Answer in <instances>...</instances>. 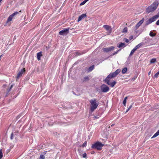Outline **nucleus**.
I'll use <instances>...</instances> for the list:
<instances>
[{
    "label": "nucleus",
    "instance_id": "12",
    "mask_svg": "<svg viewBox=\"0 0 159 159\" xmlns=\"http://www.w3.org/2000/svg\"><path fill=\"white\" fill-rule=\"evenodd\" d=\"M103 27L107 30H110V34L111 33V26L107 25H104L103 26Z\"/></svg>",
    "mask_w": 159,
    "mask_h": 159
},
{
    "label": "nucleus",
    "instance_id": "3",
    "mask_svg": "<svg viewBox=\"0 0 159 159\" xmlns=\"http://www.w3.org/2000/svg\"><path fill=\"white\" fill-rule=\"evenodd\" d=\"M159 3L157 1H155L151 5L148 6L146 10V12L148 14L154 11L157 8Z\"/></svg>",
    "mask_w": 159,
    "mask_h": 159
},
{
    "label": "nucleus",
    "instance_id": "44",
    "mask_svg": "<svg viewBox=\"0 0 159 159\" xmlns=\"http://www.w3.org/2000/svg\"><path fill=\"white\" fill-rule=\"evenodd\" d=\"M127 97H125L124 98V100H126V99H127Z\"/></svg>",
    "mask_w": 159,
    "mask_h": 159
},
{
    "label": "nucleus",
    "instance_id": "23",
    "mask_svg": "<svg viewBox=\"0 0 159 159\" xmlns=\"http://www.w3.org/2000/svg\"><path fill=\"white\" fill-rule=\"evenodd\" d=\"M144 20V18H143L138 23H139V24L140 25H141L142 24Z\"/></svg>",
    "mask_w": 159,
    "mask_h": 159
},
{
    "label": "nucleus",
    "instance_id": "38",
    "mask_svg": "<svg viewBox=\"0 0 159 159\" xmlns=\"http://www.w3.org/2000/svg\"><path fill=\"white\" fill-rule=\"evenodd\" d=\"M133 38V35H131L130 36L129 38V39L130 40H131Z\"/></svg>",
    "mask_w": 159,
    "mask_h": 159
},
{
    "label": "nucleus",
    "instance_id": "36",
    "mask_svg": "<svg viewBox=\"0 0 159 159\" xmlns=\"http://www.w3.org/2000/svg\"><path fill=\"white\" fill-rule=\"evenodd\" d=\"M83 54V53H81L80 52H76V54L77 55H80Z\"/></svg>",
    "mask_w": 159,
    "mask_h": 159
},
{
    "label": "nucleus",
    "instance_id": "14",
    "mask_svg": "<svg viewBox=\"0 0 159 159\" xmlns=\"http://www.w3.org/2000/svg\"><path fill=\"white\" fill-rule=\"evenodd\" d=\"M42 55V52H40L37 53V58L38 60H40V58Z\"/></svg>",
    "mask_w": 159,
    "mask_h": 159
},
{
    "label": "nucleus",
    "instance_id": "6",
    "mask_svg": "<svg viewBox=\"0 0 159 159\" xmlns=\"http://www.w3.org/2000/svg\"><path fill=\"white\" fill-rule=\"evenodd\" d=\"M101 90L102 92L106 93L109 90V87L105 84H103L100 87Z\"/></svg>",
    "mask_w": 159,
    "mask_h": 159
},
{
    "label": "nucleus",
    "instance_id": "28",
    "mask_svg": "<svg viewBox=\"0 0 159 159\" xmlns=\"http://www.w3.org/2000/svg\"><path fill=\"white\" fill-rule=\"evenodd\" d=\"M87 142L86 141H85L83 144L82 145V147H86L87 146Z\"/></svg>",
    "mask_w": 159,
    "mask_h": 159
},
{
    "label": "nucleus",
    "instance_id": "2",
    "mask_svg": "<svg viewBox=\"0 0 159 159\" xmlns=\"http://www.w3.org/2000/svg\"><path fill=\"white\" fill-rule=\"evenodd\" d=\"M89 102L90 104L89 112L92 113L97 108L98 105L99 103L98 102H97V99L95 98L91 99L89 100Z\"/></svg>",
    "mask_w": 159,
    "mask_h": 159
},
{
    "label": "nucleus",
    "instance_id": "40",
    "mask_svg": "<svg viewBox=\"0 0 159 159\" xmlns=\"http://www.w3.org/2000/svg\"><path fill=\"white\" fill-rule=\"evenodd\" d=\"M156 25H159V19L156 22Z\"/></svg>",
    "mask_w": 159,
    "mask_h": 159
},
{
    "label": "nucleus",
    "instance_id": "21",
    "mask_svg": "<svg viewBox=\"0 0 159 159\" xmlns=\"http://www.w3.org/2000/svg\"><path fill=\"white\" fill-rule=\"evenodd\" d=\"M19 13V12L16 11L14 12V13H12V14L11 15H10L13 17L15 15H17Z\"/></svg>",
    "mask_w": 159,
    "mask_h": 159
},
{
    "label": "nucleus",
    "instance_id": "41",
    "mask_svg": "<svg viewBox=\"0 0 159 159\" xmlns=\"http://www.w3.org/2000/svg\"><path fill=\"white\" fill-rule=\"evenodd\" d=\"M133 104V103L132 104H131L130 106H129V107L128 108L129 109H130L131 108V107H132Z\"/></svg>",
    "mask_w": 159,
    "mask_h": 159
},
{
    "label": "nucleus",
    "instance_id": "35",
    "mask_svg": "<svg viewBox=\"0 0 159 159\" xmlns=\"http://www.w3.org/2000/svg\"><path fill=\"white\" fill-rule=\"evenodd\" d=\"M13 133L12 132L11 134V136H10V139L11 140H12V139H13Z\"/></svg>",
    "mask_w": 159,
    "mask_h": 159
},
{
    "label": "nucleus",
    "instance_id": "29",
    "mask_svg": "<svg viewBox=\"0 0 159 159\" xmlns=\"http://www.w3.org/2000/svg\"><path fill=\"white\" fill-rule=\"evenodd\" d=\"M80 156H81V154H80ZM83 158H86L87 157V154L86 153H84L82 155Z\"/></svg>",
    "mask_w": 159,
    "mask_h": 159
},
{
    "label": "nucleus",
    "instance_id": "46",
    "mask_svg": "<svg viewBox=\"0 0 159 159\" xmlns=\"http://www.w3.org/2000/svg\"><path fill=\"white\" fill-rule=\"evenodd\" d=\"M151 73V71H150L148 72V75H149Z\"/></svg>",
    "mask_w": 159,
    "mask_h": 159
},
{
    "label": "nucleus",
    "instance_id": "9",
    "mask_svg": "<svg viewBox=\"0 0 159 159\" xmlns=\"http://www.w3.org/2000/svg\"><path fill=\"white\" fill-rule=\"evenodd\" d=\"M69 28L63 30L59 32V34L61 35H63L69 33Z\"/></svg>",
    "mask_w": 159,
    "mask_h": 159
},
{
    "label": "nucleus",
    "instance_id": "49",
    "mask_svg": "<svg viewBox=\"0 0 159 159\" xmlns=\"http://www.w3.org/2000/svg\"><path fill=\"white\" fill-rule=\"evenodd\" d=\"M19 12H21V11H19Z\"/></svg>",
    "mask_w": 159,
    "mask_h": 159
},
{
    "label": "nucleus",
    "instance_id": "50",
    "mask_svg": "<svg viewBox=\"0 0 159 159\" xmlns=\"http://www.w3.org/2000/svg\"><path fill=\"white\" fill-rule=\"evenodd\" d=\"M158 14H159V15H159V12H158Z\"/></svg>",
    "mask_w": 159,
    "mask_h": 159
},
{
    "label": "nucleus",
    "instance_id": "17",
    "mask_svg": "<svg viewBox=\"0 0 159 159\" xmlns=\"http://www.w3.org/2000/svg\"><path fill=\"white\" fill-rule=\"evenodd\" d=\"M94 65H93L89 67V68L88 69L89 71H92L94 69Z\"/></svg>",
    "mask_w": 159,
    "mask_h": 159
},
{
    "label": "nucleus",
    "instance_id": "11",
    "mask_svg": "<svg viewBox=\"0 0 159 159\" xmlns=\"http://www.w3.org/2000/svg\"><path fill=\"white\" fill-rule=\"evenodd\" d=\"M87 16L86 14H83L80 16L78 20V22L80 21L82 19L86 17Z\"/></svg>",
    "mask_w": 159,
    "mask_h": 159
},
{
    "label": "nucleus",
    "instance_id": "42",
    "mask_svg": "<svg viewBox=\"0 0 159 159\" xmlns=\"http://www.w3.org/2000/svg\"><path fill=\"white\" fill-rule=\"evenodd\" d=\"M16 134H18L19 133V132L18 131H16L15 132Z\"/></svg>",
    "mask_w": 159,
    "mask_h": 159
},
{
    "label": "nucleus",
    "instance_id": "47",
    "mask_svg": "<svg viewBox=\"0 0 159 159\" xmlns=\"http://www.w3.org/2000/svg\"><path fill=\"white\" fill-rule=\"evenodd\" d=\"M130 109H129V108H128V109H127V110H126V112H128V111Z\"/></svg>",
    "mask_w": 159,
    "mask_h": 159
},
{
    "label": "nucleus",
    "instance_id": "25",
    "mask_svg": "<svg viewBox=\"0 0 159 159\" xmlns=\"http://www.w3.org/2000/svg\"><path fill=\"white\" fill-rule=\"evenodd\" d=\"M156 34L155 33H153L152 32H151L149 33V35L152 37H154L156 35Z\"/></svg>",
    "mask_w": 159,
    "mask_h": 159
},
{
    "label": "nucleus",
    "instance_id": "32",
    "mask_svg": "<svg viewBox=\"0 0 159 159\" xmlns=\"http://www.w3.org/2000/svg\"><path fill=\"white\" fill-rule=\"evenodd\" d=\"M86 2L85 1V0H84V1H83L82 2L80 3V5L81 6V5H83L84 4L86 3Z\"/></svg>",
    "mask_w": 159,
    "mask_h": 159
},
{
    "label": "nucleus",
    "instance_id": "20",
    "mask_svg": "<svg viewBox=\"0 0 159 159\" xmlns=\"http://www.w3.org/2000/svg\"><path fill=\"white\" fill-rule=\"evenodd\" d=\"M157 61L156 58H152L150 60V63H153L156 62Z\"/></svg>",
    "mask_w": 159,
    "mask_h": 159
},
{
    "label": "nucleus",
    "instance_id": "18",
    "mask_svg": "<svg viewBox=\"0 0 159 159\" xmlns=\"http://www.w3.org/2000/svg\"><path fill=\"white\" fill-rule=\"evenodd\" d=\"M12 18L13 17L12 16H11V15L9 16L7 19V22H8L11 21Z\"/></svg>",
    "mask_w": 159,
    "mask_h": 159
},
{
    "label": "nucleus",
    "instance_id": "15",
    "mask_svg": "<svg viewBox=\"0 0 159 159\" xmlns=\"http://www.w3.org/2000/svg\"><path fill=\"white\" fill-rule=\"evenodd\" d=\"M158 135H159V129L154 134L153 136L151 138V139L155 138Z\"/></svg>",
    "mask_w": 159,
    "mask_h": 159
},
{
    "label": "nucleus",
    "instance_id": "7",
    "mask_svg": "<svg viewBox=\"0 0 159 159\" xmlns=\"http://www.w3.org/2000/svg\"><path fill=\"white\" fill-rule=\"evenodd\" d=\"M143 44V43H141L137 45L131 51L129 56H131L135 51L138 48H140Z\"/></svg>",
    "mask_w": 159,
    "mask_h": 159
},
{
    "label": "nucleus",
    "instance_id": "4",
    "mask_svg": "<svg viewBox=\"0 0 159 159\" xmlns=\"http://www.w3.org/2000/svg\"><path fill=\"white\" fill-rule=\"evenodd\" d=\"M104 145L101 142H97L93 144L91 147L93 149H95L98 150H101Z\"/></svg>",
    "mask_w": 159,
    "mask_h": 159
},
{
    "label": "nucleus",
    "instance_id": "34",
    "mask_svg": "<svg viewBox=\"0 0 159 159\" xmlns=\"http://www.w3.org/2000/svg\"><path fill=\"white\" fill-rule=\"evenodd\" d=\"M137 78V76L135 75L134 77L131 78V80L132 81H134Z\"/></svg>",
    "mask_w": 159,
    "mask_h": 159
},
{
    "label": "nucleus",
    "instance_id": "45",
    "mask_svg": "<svg viewBox=\"0 0 159 159\" xmlns=\"http://www.w3.org/2000/svg\"><path fill=\"white\" fill-rule=\"evenodd\" d=\"M3 54H2L0 56V58H1V57L3 56Z\"/></svg>",
    "mask_w": 159,
    "mask_h": 159
},
{
    "label": "nucleus",
    "instance_id": "27",
    "mask_svg": "<svg viewBox=\"0 0 159 159\" xmlns=\"http://www.w3.org/2000/svg\"><path fill=\"white\" fill-rule=\"evenodd\" d=\"M159 75V71H158L154 75V77L155 78H157L158 75Z\"/></svg>",
    "mask_w": 159,
    "mask_h": 159
},
{
    "label": "nucleus",
    "instance_id": "37",
    "mask_svg": "<svg viewBox=\"0 0 159 159\" xmlns=\"http://www.w3.org/2000/svg\"><path fill=\"white\" fill-rule=\"evenodd\" d=\"M126 100H123V104L125 106H126Z\"/></svg>",
    "mask_w": 159,
    "mask_h": 159
},
{
    "label": "nucleus",
    "instance_id": "33",
    "mask_svg": "<svg viewBox=\"0 0 159 159\" xmlns=\"http://www.w3.org/2000/svg\"><path fill=\"white\" fill-rule=\"evenodd\" d=\"M40 158L41 159H43L45 158V157L42 154H41L40 155Z\"/></svg>",
    "mask_w": 159,
    "mask_h": 159
},
{
    "label": "nucleus",
    "instance_id": "43",
    "mask_svg": "<svg viewBox=\"0 0 159 159\" xmlns=\"http://www.w3.org/2000/svg\"><path fill=\"white\" fill-rule=\"evenodd\" d=\"M93 118H95V119H97V118H98V117H97L96 116H94V117H93Z\"/></svg>",
    "mask_w": 159,
    "mask_h": 159
},
{
    "label": "nucleus",
    "instance_id": "10",
    "mask_svg": "<svg viewBox=\"0 0 159 159\" xmlns=\"http://www.w3.org/2000/svg\"><path fill=\"white\" fill-rule=\"evenodd\" d=\"M25 68H24L23 69H22L20 71H19V72L18 73V74L16 76V78L17 80L20 77L22 76V75L23 74V73L24 72H25Z\"/></svg>",
    "mask_w": 159,
    "mask_h": 159
},
{
    "label": "nucleus",
    "instance_id": "24",
    "mask_svg": "<svg viewBox=\"0 0 159 159\" xmlns=\"http://www.w3.org/2000/svg\"><path fill=\"white\" fill-rule=\"evenodd\" d=\"M128 30L127 28V27H125L122 31L123 33H126L127 32Z\"/></svg>",
    "mask_w": 159,
    "mask_h": 159
},
{
    "label": "nucleus",
    "instance_id": "30",
    "mask_svg": "<svg viewBox=\"0 0 159 159\" xmlns=\"http://www.w3.org/2000/svg\"><path fill=\"white\" fill-rule=\"evenodd\" d=\"M140 25H141L139 24V23H138L135 26L136 29H137Z\"/></svg>",
    "mask_w": 159,
    "mask_h": 159
},
{
    "label": "nucleus",
    "instance_id": "22",
    "mask_svg": "<svg viewBox=\"0 0 159 159\" xmlns=\"http://www.w3.org/2000/svg\"><path fill=\"white\" fill-rule=\"evenodd\" d=\"M2 150V149L0 150V159H2L3 157V153Z\"/></svg>",
    "mask_w": 159,
    "mask_h": 159
},
{
    "label": "nucleus",
    "instance_id": "19",
    "mask_svg": "<svg viewBox=\"0 0 159 159\" xmlns=\"http://www.w3.org/2000/svg\"><path fill=\"white\" fill-rule=\"evenodd\" d=\"M127 68L126 67H125L122 70V73L123 74H125L127 71Z\"/></svg>",
    "mask_w": 159,
    "mask_h": 159
},
{
    "label": "nucleus",
    "instance_id": "1",
    "mask_svg": "<svg viewBox=\"0 0 159 159\" xmlns=\"http://www.w3.org/2000/svg\"><path fill=\"white\" fill-rule=\"evenodd\" d=\"M120 71V69H118L114 72L109 74L104 80V81L108 85H110V86L113 87L116 82L115 81H114L112 82L111 83L110 80L112 78L115 77Z\"/></svg>",
    "mask_w": 159,
    "mask_h": 159
},
{
    "label": "nucleus",
    "instance_id": "13",
    "mask_svg": "<svg viewBox=\"0 0 159 159\" xmlns=\"http://www.w3.org/2000/svg\"><path fill=\"white\" fill-rule=\"evenodd\" d=\"M126 45H125V43H119L117 45V47L120 48L122 47L123 48H124L125 47Z\"/></svg>",
    "mask_w": 159,
    "mask_h": 159
},
{
    "label": "nucleus",
    "instance_id": "31",
    "mask_svg": "<svg viewBox=\"0 0 159 159\" xmlns=\"http://www.w3.org/2000/svg\"><path fill=\"white\" fill-rule=\"evenodd\" d=\"M14 85V84H11V85L10 88L8 90V92H9L11 90Z\"/></svg>",
    "mask_w": 159,
    "mask_h": 159
},
{
    "label": "nucleus",
    "instance_id": "8",
    "mask_svg": "<svg viewBox=\"0 0 159 159\" xmlns=\"http://www.w3.org/2000/svg\"><path fill=\"white\" fill-rule=\"evenodd\" d=\"M114 47L111 46L108 48H102V50L104 52H108L113 50L114 49Z\"/></svg>",
    "mask_w": 159,
    "mask_h": 159
},
{
    "label": "nucleus",
    "instance_id": "26",
    "mask_svg": "<svg viewBox=\"0 0 159 159\" xmlns=\"http://www.w3.org/2000/svg\"><path fill=\"white\" fill-rule=\"evenodd\" d=\"M120 49L119 50H118L116 52H115L113 53L112 54H111V56H112L118 53V52H119V51H120Z\"/></svg>",
    "mask_w": 159,
    "mask_h": 159
},
{
    "label": "nucleus",
    "instance_id": "48",
    "mask_svg": "<svg viewBox=\"0 0 159 159\" xmlns=\"http://www.w3.org/2000/svg\"><path fill=\"white\" fill-rule=\"evenodd\" d=\"M114 125H115V124H112V125H111V126L112 127V126H113Z\"/></svg>",
    "mask_w": 159,
    "mask_h": 159
},
{
    "label": "nucleus",
    "instance_id": "16",
    "mask_svg": "<svg viewBox=\"0 0 159 159\" xmlns=\"http://www.w3.org/2000/svg\"><path fill=\"white\" fill-rule=\"evenodd\" d=\"M89 77L88 76H87L86 77H85L84 78V79L83 80V82H86V81H89Z\"/></svg>",
    "mask_w": 159,
    "mask_h": 159
},
{
    "label": "nucleus",
    "instance_id": "5",
    "mask_svg": "<svg viewBox=\"0 0 159 159\" xmlns=\"http://www.w3.org/2000/svg\"><path fill=\"white\" fill-rule=\"evenodd\" d=\"M159 16L158 15H156L150 18L146 21V25H147L152 22L155 21L158 18Z\"/></svg>",
    "mask_w": 159,
    "mask_h": 159
},
{
    "label": "nucleus",
    "instance_id": "39",
    "mask_svg": "<svg viewBox=\"0 0 159 159\" xmlns=\"http://www.w3.org/2000/svg\"><path fill=\"white\" fill-rule=\"evenodd\" d=\"M125 41L126 43H128L129 42V40L125 38Z\"/></svg>",
    "mask_w": 159,
    "mask_h": 159
}]
</instances>
